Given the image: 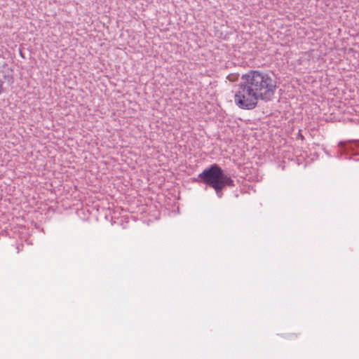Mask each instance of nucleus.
<instances>
[{"instance_id":"nucleus-5","label":"nucleus","mask_w":359,"mask_h":359,"mask_svg":"<svg viewBox=\"0 0 359 359\" xmlns=\"http://www.w3.org/2000/svg\"><path fill=\"white\" fill-rule=\"evenodd\" d=\"M4 81H2L0 79V95L4 93V88H3Z\"/></svg>"},{"instance_id":"nucleus-7","label":"nucleus","mask_w":359,"mask_h":359,"mask_svg":"<svg viewBox=\"0 0 359 359\" xmlns=\"http://www.w3.org/2000/svg\"><path fill=\"white\" fill-rule=\"evenodd\" d=\"M355 161H359V158H358V159H355Z\"/></svg>"},{"instance_id":"nucleus-2","label":"nucleus","mask_w":359,"mask_h":359,"mask_svg":"<svg viewBox=\"0 0 359 359\" xmlns=\"http://www.w3.org/2000/svg\"><path fill=\"white\" fill-rule=\"evenodd\" d=\"M192 181L198 184H204L212 188L218 198L223 196V189L226 187H234L235 183L231 176L224 173V170L217 163L211 164L200 173Z\"/></svg>"},{"instance_id":"nucleus-4","label":"nucleus","mask_w":359,"mask_h":359,"mask_svg":"<svg viewBox=\"0 0 359 359\" xmlns=\"http://www.w3.org/2000/svg\"><path fill=\"white\" fill-rule=\"evenodd\" d=\"M238 76L239 75L238 74H229L228 76H227V79L230 81H236L238 79Z\"/></svg>"},{"instance_id":"nucleus-3","label":"nucleus","mask_w":359,"mask_h":359,"mask_svg":"<svg viewBox=\"0 0 359 359\" xmlns=\"http://www.w3.org/2000/svg\"><path fill=\"white\" fill-rule=\"evenodd\" d=\"M339 147L341 148V151L344 153H348L349 151H353L354 149L351 144H344L343 142L339 143Z\"/></svg>"},{"instance_id":"nucleus-6","label":"nucleus","mask_w":359,"mask_h":359,"mask_svg":"<svg viewBox=\"0 0 359 359\" xmlns=\"http://www.w3.org/2000/svg\"><path fill=\"white\" fill-rule=\"evenodd\" d=\"M298 136L301 137L302 140L304 139V136L301 133H299Z\"/></svg>"},{"instance_id":"nucleus-1","label":"nucleus","mask_w":359,"mask_h":359,"mask_svg":"<svg viewBox=\"0 0 359 359\" xmlns=\"http://www.w3.org/2000/svg\"><path fill=\"white\" fill-rule=\"evenodd\" d=\"M277 88L276 81L263 70H250L243 74L234 95L236 104L242 109L252 110L259 100L271 101Z\"/></svg>"}]
</instances>
